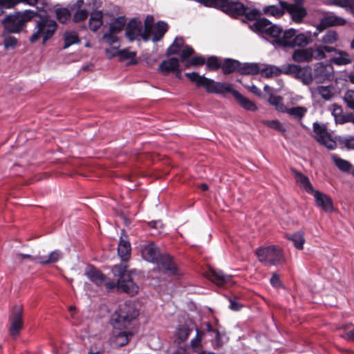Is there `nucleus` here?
Masks as SVG:
<instances>
[{
    "mask_svg": "<svg viewBox=\"0 0 354 354\" xmlns=\"http://www.w3.org/2000/svg\"><path fill=\"white\" fill-rule=\"evenodd\" d=\"M185 76L191 82L195 83L197 87L204 88L208 93H214L223 96L227 93H231L244 109L250 111H254L257 109L256 104L253 102L234 90L232 85L230 83L215 82L204 75H200L196 72L186 73Z\"/></svg>",
    "mask_w": 354,
    "mask_h": 354,
    "instance_id": "f257e3e1",
    "label": "nucleus"
},
{
    "mask_svg": "<svg viewBox=\"0 0 354 354\" xmlns=\"http://www.w3.org/2000/svg\"><path fill=\"white\" fill-rule=\"evenodd\" d=\"M142 258L153 263H156L160 271L167 275L178 274L177 268L169 255L160 254L157 246L150 242L140 245Z\"/></svg>",
    "mask_w": 354,
    "mask_h": 354,
    "instance_id": "f03ea898",
    "label": "nucleus"
},
{
    "mask_svg": "<svg viewBox=\"0 0 354 354\" xmlns=\"http://www.w3.org/2000/svg\"><path fill=\"white\" fill-rule=\"evenodd\" d=\"M140 315L138 304L127 301L120 304L111 316V324L115 330L129 329Z\"/></svg>",
    "mask_w": 354,
    "mask_h": 354,
    "instance_id": "7ed1b4c3",
    "label": "nucleus"
},
{
    "mask_svg": "<svg viewBox=\"0 0 354 354\" xmlns=\"http://www.w3.org/2000/svg\"><path fill=\"white\" fill-rule=\"evenodd\" d=\"M335 48L324 45H316L303 49L295 50L292 55L296 62H310L313 60H319L326 58V53H330Z\"/></svg>",
    "mask_w": 354,
    "mask_h": 354,
    "instance_id": "20e7f679",
    "label": "nucleus"
},
{
    "mask_svg": "<svg viewBox=\"0 0 354 354\" xmlns=\"http://www.w3.org/2000/svg\"><path fill=\"white\" fill-rule=\"evenodd\" d=\"M57 30V23L55 20L48 17H41L36 20V25L32 35L30 37L29 41L31 43L37 41L41 37L44 44L47 40L53 37Z\"/></svg>",
    "mask_w": 354,
    "mask_h": 354,
    "instance_id": "39448f33",
    "label": "nucleus"
},
{
    "mask_svg": "<svg viewBox=\"0 0 354 354\" xmlns=\"http://www.w3.org/2000/svg\"><path fill=\"white\" fill-rule=\"evenodd\" d=\"M113 272L115 276L118 277V286L119 290L131 295H134L138 292V286L133 281L131 275L127 273V266L115 265L113 268Z\"/></svg>",
    "mask_w": 354,
    "mask_h": 354,
    "instance_id": "423d86ee",
    "label": "nucleus"
},
{
    "mask_svg": "<svg viewBox=\"0 0 354 354\" xmlns=\"http://www.w3.org/2000/svg\"><path fill=\"white\" fill-rule=\"evenodd\" d=\"M256 254L259 261L266 266H276L285 261L282 250L276 245L259 248Z\"/></svg>",
    "mask_w": 354,
    "mask_h": 354,
    "instance_id": "0eeeda50",
    "label": "nucleus"
},
{
    "mask_svg": "<svg viewBox=\"0 0 354 354\" xmlns=\"http://www.w3.org/2000/svg\"><path fill=\"white\" fill-rule=\"evenodd\" d=\"M31 10H26L24 14L17 13L7 16L3 21V25L7 32L18 33L26 26V21L35 15Z\"/></svg>",
    "mask_w": 354,
    "mask_h": 354,
    "instance_id": "6e6552de",
    "label": "nucleus"
},
{
    "mask_svg": "<svg viewBox=\"0 0 354 354\" xmlns=\"http://www.w3.org/2000/svg\"><path fill=\"white\" fill-rule=\"evenodd\" d=\"M206 6L221 9L228 15L242 14L245 12L244 5L236 0H198Z\"/></svg>",
    "mask_w": 354,
    "mask_h": 354,
    "instance_id": "1a4fd4ad",
    "label": "nucleus"
},
{
    "mask_svg": "<svg viewBox=\"0 0 354 354\" xmlns=\"http://www.w3.org/2000/svg\"><path fill=\"white\" fill-rule=\"evenodd\" d=\"M313 133V137L320 145L330 150L336 148V140L333 138L332 134L328 132L326 124L314 122Z\"/></svg>",
    "mask_w": 354,
    "mask_h": 354,
    "instance_id": "9d476101",
    "label": "nucleus"
},
{
    "mask_svg": "<svg viewBox=\"0 0 354 354\" xmlns=\"http://www.w3.org/2000/svg\"><path fill=\"white\" fill-rule=\"evenodd\" d=\"M284 74L291 75L300 80L304 84L308 85L313 82L312 68L310 66H300L289 64L284 65Z\"/></svg>",
    "mask_w": 354,
    "mask_h": 354,
    "instance_id": "9b49d317",
    "label": "nucleus"
},
{
    "mask_svg": "<svg viewBox=\"0 0 354 354\" xmlns=\"http://www.w3.org/2000/svg\"><path fill=\"white\" fill-rule=\"evenodd\" d=\"M313 82L321 84L334 78V69L331 64L318 62L312 70Z\"/></svg>",
    "mask_w": 354,
    "mask_h": 354,
    "instance_id": "f8f14e48",
    "label": "nucleus"
},
{
    "mask_svg": "<svg viewBox=\"0 0 354 354\" xmlns=\"http://www.w3.org/2000/svg\"><path fill=\"white\" fill-rule=\"evenodd\" d=\"M304 0H295L292 3H286V12L290 17L291 20L296 24H301L307 16V10L304 6Z\"/></svg>",
    "mask_w": 354,
    "mask_h": 354,
    "instance_id": "ddd939ff",
    "label": "nucleus"
},
{
    "mask_svg": "<svg viewBox=\"0 0 354 354\" xmlns=\"http://www.w3.org/2000/svg\"><path fill=\"white\" fill-rule=\"evenodd\" d=\"M125 34L130 41L139 39L140 38L145 41L150 40L149 35L143 29L142 22L136 19L131 20L127 24Z\"/></svg>",
    "mask_w": 354,
    "mask_h": 354,
    "instance_id": "4468645a",
    "label": "nucleus"
},
{
    "mask_svg": "<svg viewBox=\"0 0 354 354\" xmlns=\"http://www.w3.org/2000/svg\"><path fill=\"white\" fill-rule=\"evenodd\" d=\"M113 332L109 339L110 344L114 348H120L127 345L133 337V333L127 329Z\"/></svg>",
    "mask_w": 354,
    "mask_h": 354,
    "instance_id": "2eb2a0df",
    "label": "nucleus"
},
{
    "mask_svg": "<svg viewBox=\"0 0 354 354\" xmlns=\"http://www.w3.org/2000/svg\"><path fill=\"white\" fill-rule=\"evenodd\" d=\"M311 194L315 198L316 205L326 212L333 210V201L328 196L318 190H315Z\"/></svg>",
    "mask_w": 354,
    "mask_h": 354,
    "instance_id": "dca6fc26",
    "label": "nucleus"
},
{
    "mask_svg": "<svg viewBox=\"0 0 354 354\" xmlns=\"http://www.w3.org/2000/svg\"><path fill=\"white\" fill-rule=\"evenodd\" d=\"M286 1H279L276 5L266 6L262 8V13L268 17H281L286 12Z\"/></svg>",
    "mask_w": 354,
    "mask_h": 354,
    "instance_id": "f3484780",
    "label": "nucleus"
},
{
    "mask_svg": "<svg viewBox=\"0 0 354 354\" xmlns=\"http://www.w3.org/2000/svg\"><path fill=\"white\" fill-rule=\"evenodd\" d=\"M131 247L129 241L127 240V236L122 231L120 238V242L118 245V254L122 261H126L131 257Z\"/></svg>",
    "mask_w": 354,
    "mask_h": 354,
    "instance_id": "a211bd4d",
    "label": "nucleus"
},
{
    "mask_svg": "<svg viewBox=\"0 0 354 354\" xmlns=\"http://www.w3.org/2000/svg\"><path fill=\"white\" fill-rule=\"evenodd\" d=\"M346 20L336 15L333 12L326 13L320 21V26L324 28L332 26H342L346 24Z\"/></svg>",
    "mask_w": 354,
    "mask_h": 354,
    "instance_id": "6ab92c4d",
    "label": "nucleus"
},
{
    "mask_svg": "<svg viewBox=\"0 0 354 354\" xmlns=\"http://www.w3.org/2000/svg\"><path fill=\"white\" fill-rule=\"evenodd\" d=\"M207 277L218 286H223L229 283L232 279L231 275L225 274L222 270L214 268L209 269L207 273Z\"/></svg>",
    "mask_w": 354,
    "mask_h": 354,
    "instance_id": "aec40b11",
    "label": "nucleus"
},
{
    "mask_svg": "<svg viewBox=\"0 0 354 354\" xmlns=\"http://www.w3.org/2000/svg\"><path fill=\"white\" fill-rule=\"evenodd\" d=\"M85 275L97 286H103L105 282V275L93 266H88L85 270Z\"/></svg>",
    "mask_w": 354,
    "mask_h": 354,
    "instance_id": "412c9836",
    "label": "nucleus"
},
{
    "mask_svg": "<svg viewBox=\"0 0 354 354\" xmlns=\"http://www.w3.org/2000/svg\"><path fill=\"white\" fill-rule=\"evenodd\" d=\"M22 326V309L21 307H17L11 317L10 335L13 337L17 336Z\"/></svg>",
    "mask_w": 354,
    "mask_h": 354,
    "instance_id": "4be33fe9",
    "label": "nucleus"
},
{
    "mask_svg": "<svg viewBox=\"0 0 354 354\" xmlns=\"http://www.w3.org/2000/svg\"><path fill=\"white\" fill-rule=\"evenodd\" d=\"M314 96H319L324 101H330L335 96V89L333 86H317L312 90Z\"/></svg>",
    "mask_w": 354,
    "mask_h": 354,
    "instance_id": "5701e85b",
    "label": "nucleus"
},
{
    "mask_svg": "<svg viewBox=\"0 0 354 354\" xmlns=\"http://www.w3.org/2000/svg\"><path fill=\"white\" fill-rule=\"evenodd\" d=\"M292 171L296 183L303 191L311 194L315 190L306 176L294 169H292Z\"/></svg>",
    "mask_w": 354,
    "mask_h": 354,
    "instance_id": "b1692460",
    "label": "nucleus"
},
{
    "mask_svg": "<svg viewBox=\"0 0 354 354\" xmlns=\"http://www.w3.org/2000/svg\"><path fill=\"white\" fill-rule=\"evenodd\" d=\"M168 30V25L162 21L157 22L151 28L150 39L153 42L160 41Z\"/></svg>",
    "mask_w": 354,
    "mask_h": 354,
    "instance_id": "393cba45",
    "label": "nucleus"
},
{
    "mask_svg": "<svg viewBox=\"0 0 354 354\" xmlns=\"http://www.w3.org/2000/svg\"><path fill=\"white\" fill-rule=\"evenodd\" d=\"M297 30L294 28H290L283 31L279 46L295 48V37Z\"/></svg>",
    "mask_w": 354,
    "mask_h": 354,
    "instance_id": "a878e982",
    "label": "nucleus"
},
{
    "mask_svg": "<svg viewBox=\"0 0 354 354\" xmlns=\"http://www.w3.org/2000/svg\"><path fill=\"white\" fill-rule=\"evenodd\" d=\"M179 68V60L176 57L169 58L164 60L159 66L158 70L164 75H167L171 72L178 71Z\"/></svg>",
    "mask_w": 354,
    "mask_h": 354,
    "instance_id": "bb28decb",
    "label": "nucleus"
},
{
    "mask_svg": "<svg viewBox=\"0 0 354 354\" xmlns=\"http://www.w3.org/2000/svg\"><path fill=\"white\" fill-rule=\"evenodd\" d=\"M64 257V253L59 250L52 251L48 256H37V263L41 265L55 263Z\"/></svg>",
    "mask_w": 354,
    "mask_h": 354,
    "instance_id": "cd10ccee",
    "label": "nucleus"
},
{
    "mask_svg": "<svg viewBox=\"0 0 354 354\" xmlns=\"http://www.w3.org/2000/svg\"><path fill=\"white\" fill-rule=\"evenodd\" d=\"M332 53H335L337 55L330 59V62L337 66L346 65L351 63L352 59L348 53L345 51L338 50L335 48V50Z\"/></svg>",
    "mask_w": 354,
    "mask_h": 354,
    "instance_id": "c85d7f7f",
    "label": "nucleus"
},
{
    "mask_svg": "<svg viewBox=\"0 0 354 354\" xmlns=\"http://www.w3.org/2000/svg\"><path fill=\"white\" fill-rule=\"evenodd\" d=\"M284 65L281 68H279L274 65H265L263 68H260V73L266 77H273L278 76L282 73L284 74Z\"/></svg>",
    "mask_w": 354,
    "mask_h": 354,
    "instance_id": "c756f323",
    "label": "nucleus"
},
{
    "mask_svg": "<svg viewBox=\"0 0 354 354\" xmlns=\"http://www.w3.org/2000/svg\"><path fill=\"white\" fill-rule=\"evenodd\" d=\"M118 55L120 57L121 61H124L126 59H130L128 62L129 65L136 64L137 60L136 59V53L133 51H130L128 49L123 50H118L116 48L114 49V52L112 53V56Z\"/></svg>",
    "mask_w": 354,
    "mask_h": 354,
    "instance_id": "7c9ffc66",
    "label": "nucleus"
},
{
    "mask_svg": "<svg viewBox=\"0 0 354 354\" xmlns=\"http://www.w3.org/2000/svg\"><path fill=\"white\" fill-rule=\"evenodd\" d=\"M260 72V67L256 63H244L241 64L239 62L238 73L241 75H255Z\"/></svg>",
    "mask_w": 354,
    "mask_h": 354,
    "instance_id": "2f4dec72",
    "label": "nucleus"
},
{
    "mask_svg": "<svg viewBox=\"0 0 354 354\" xmlns=\"http://www.w3.org/2000/svg\"><path fill=\"white\" fill-rule=\"evenodd\" d=\"M272 24L267 19L262 18L254 22L250 27L251 29L255 32L265 33L266 35L271 28Z\"/></svg>",
    "mask_w": 354,
    "mask_h": 354,
    "instance_id": "473e14b6",
    "label": "nucleus"
},
{
    "mask_svg": "<svg viewBox=\"0 0 354 354\" xmlns=\"http://www.w3.org/2000/svg\"><path fill=\"white\" fill-rule=\"evenodd\" d=\"M37 0H0V15L3 12V9H10L20 2L29 6H35Z\"/></svg>",
    "mask_w": 354,
    "mask_h": 354,
    "instance_id": "72a5a7b5",
    "label": "nucleus"
},
{
    "mask_svg": "<svg viewBox=\"0 0 354 354\" xmlns=\"http://www.w3.org/2000/svg\"><path fill=\"white\" fill-rule=\"evenodd\" d=\"M307 111L308 109L306 107L297 106L291 108L286 107L283 113H286L288 115L292 117L297 121H301Z\"/></svg>",
    "mask_w": 354,
    "mask_h": 354,
    "instance_id": "f704fd0d",
    "label": "nucleus"
},
{
    "mask_svg": "<svg viewBox=\"0 0 354 354\" xmlns=\"http://www.w3.org/2000/svg\"><path fill=\"white\" fill-rule=\"evenodd\" d=\"M286 237L291 241L297 250H302L305 243V238L303 232L298 231L292 234H287Z\"/></svg>",
    "mask_w": 354,
    "mask_h": 354,
    "instance_id": "c9c22d12",
    "label": "nucleus"
},
{
    "mask_svg": "<svg viewBox=\"0 0 354 354\" xmlns=\"http://www.w3.org/2000/svg\"><path fill=\"white\" fill-rule=\"evenodd\" d=\"M313 40V35L310 31H306L301 33H297L295 37V47H302L307 46Z\"/></svg>",
    "mask_w": 354,
    "mask_h": 354,
    "instance_id": "e433bc0d",
    "label": "nucleus"
},
{
    "mask_svg": "<svg viewBox=\"0 0 354 354\" xmlns=\"http://www.w3.org/2000/svg\"><path fill=\"white\" fill-rule=\"evenodd\" d=\"M102 12L97 10L91 12L89 19V28L93 31L97 30L102 25Z\"/></svg>",
    "mask_w": 354,
    "mask_h": 354,
    "instance_id": "4c0bfd02",
    "label": "nucleus"
},
{
    "mask_svg": "<svg viewBox=\"0 0 354 354\" xmlns=\"http://www.w3.org/2000/svg\"><path fill=\"white\" fill-rule=\"evenodd\" d=\"M283 32V30L280 26L272 24L271 28L269 29L266 35L272 39L271 42L274 45L279 46V41L278 40H281Z\"/></svg>",
    "mask_w": 354,
    "mask_h": 354,
    "instance_id": "58836bf2",
    "label": "nucleus"
},
{
    "mask_svg": "<svg viewBox=\"0 0 354 354\" xmlns=\"http://www.w3.org/2000/svg\"><path fill=\"white\" fill-rule=\"evenodd\" d=\"M329 4L345 9L354 17V0H330Z\"/></svg>",
    "mask_w": 354,
    "mask_h": 354,
    "instance_id": "ea45409f",
    "label": "nucleus"
},
{
    "mask_svg": "<svg viewBox=\"0 0 354 354\" xmlns=\"http://www.w3.org/2000/svg\"><path fill=\"white\" fill-rule=\"evenodd\" d=\"M339 39L338 33L333 30H329L325 32L322 38V45L328 46L335 44Z\"/></svg>",
    "mask_w": 354,
    "mask_h": 354,
    "instance_id": "a19ab883",
    "label": "nucleus"
},
{
    "mask_svg": "<svg viewBox=\"0 0 354 354\" xmlns=\"http://www.w3.org/2000/svg\"><path fill=\"white\" fill-rule=\"evenodd\" d=\"M239 66V62L232 59H226L223 64L221 66L223 73L225 75L230 74L234 71H236L238 72V68Z\"/></svg>",
    "mask_w": 354,
    "mask_h": 354,
    "instance_id": "79ce46f5",
    "label": "nucleus"
},
{
    "mask_svg": "<svg viewBox=\"0 0 354 354\" xmlns=\"http://www.w3.org/2000/svg\"><path fill=\"white\" fill-rule=\"evenodd\" d=\"M126 23L127 19L124 17H118L111 23L109 31L118 34L122 30Z\"/></svg>",
    "mask_w": 354,
    "mask_h": 354,
    "instance_id": "37998d69",
    "label": "nucleus"
},
{
    "mask_svg": "<svg viewBox=\"0 0 354 354\" xmlns=\"http://www.w3.org/2000/svg\"><path fill=\"white\" fill-rule=\"evenodd\" d=\"M268 102L270 104L274 106L275 109L281 113L284 112L286 106L284 105L283 102V97L279 95H276L274 94H270Z\"/></svg>",
    "mask_w": 354,
    "mask_h": 354,
    "instance_id": "c03bdc74",
    "label": "nucleus"
},
{
    "mask_svg": "<svg viewBox=\"0 0 354 354\" xmlns=\"http://www.w3.org/2000/svg\"><path fill=\"white\" fill-rule=\"evenodd\" d=\"M64 49H66L73 44H77L80 41L78 38V35L75 32H66L64 35Z\"/></svg>",
    "mask_w": 354,
    "mask_h": 354,
    "instance_id": "a18cd8bd",
    "label": "nucleus"
},
{
    "mask_svg": "<svg viewBox=\"0 0 354 354\" xmlns=\"http://www.w3.org/2000/svg\"><path fill=\"white\" fill-rule=\"evenodd\" d=\"M332 159L340 170L348 172L351 169L352 165L348 161L339 158L337 155H332Z\"/></svg>",
    "mask_w": 354,
    "mask_h": 354,
    "instance_id": "49530a36",
    "label": "nucleus"
},
{
    "mask_svg": "<svg viewBox=\"0 0 354 354\" xmlns=\"http://www.w3.org/2000/svg\"><path fill=\"white\" fill-rule=\"evenodd\" d=\"M184 39L183 37H176L172 44L168 48L167 53L169 55H175L178 53L181 47L183 46Z\"/></svg>",
    "mask_w": 354,
    "mask_h": 354,
    "instance_id": "de8ad7c7",
    "label": "nucleus"
},
{
    "mask_svg": "<svg viewBox=\"0 0 354 354\" xmlns=\"http://www.w3.org/2000/svg\"><path fill=\"white\" fill-rule=\"evenodd\" d=\"M331 114L335 118V122L339 123L342 119L343 111L340 106L333 104L329 107Z\"/></svg>",
    "mask_w": 354,
    "mask_h": 354,
    "instance_id": "09e8293b",
    "label": "nucleus"
},
{
    "mask_svg": "<svg viewBox=\"0 0 354 354\" xmlns=\"http://www.w3.org/2000/svg\"><path fill=\"white\" fill-rule=\"evenodd\" d=\"M206 66L212 71H216L222 66L221 61L217 57H210L207 59Z\"/></svg>",
    "mask_w": 354,
    "mask_h": 354,
    "instance_id": "8fccbe9b",
    "label": "nucleus"
},
{
    "mask_svg": "<svg viewBox=\"0 0 354 354\" xmlns=\"http://www.w3.org/2000/svg\"><path fill=\"white\" fill-rule=\"evenodd\" d=\"M57 19L60 23H66L70 18L71 15L68 9L59 8L56 10Z\"/></svg>",
    "mask_w": 354,
    "mask_h": 354,
    "instance_id": "3c124183",
    "label": "nucleus"
},
{
    "mask_svg": "<svg viewBox=\"0 0 354 354\" xmlns=\"http://www.w3.org/2000/svg\"><path fill=\"white\" fill-rule=\"evenodd\" d=\"M16 262L22 263L24 261H29L37 263V257H32L30 254L16 253L14 256Z\"/></svg>",
    "mask_w": 354,
    "mask_h": 354,
    "instance_id": "603ef678",
    "label": "nucleus"
},
{
    "mask_svg": "<svg viewBox=\"0 0 354 354\" xmlns=\"http://www.w3.org/2000/svg\"><path fill=\"white\" fill-rule=\"evenodd\" d=\"M263 123L268 127L276 129L279 131L284 132L286 131L284 127L279 120H264Z\"/></svg>",
    "mask_w": 354,
    "mask_h": 354,
    "instance_id": "864d4df0",
    "label": "nucleus"
},
{
    "mask_svg": "<svg viewBox=\"0 0 354 354\" xmlns=\"http://www.w3.org/2000/svg\"><path fill=\"white\" fill-rule=\"evenodd\" d=\"M344 101L346 104L347 106L352 110H354V91H347L344 96Z\"/></svg>",
    "mask_w": 354,
    "mask_h": 354,
    "instance_id": "5fc2aeb1",
    "label": "nucleus"
},
{
    "mask_svg": "<svg viewBox=\"0 0 354 354\" xmlns=\"http://www.w3.org/2000/svg\"><path fill=\"white\" fill-rule=\"evenodd\" d=\"M4 37L3 46L6 49L14 48L17 45V39L15 37L6 36L5 33L2 35Z\"/></svg>",
    "mask_w": 354,
    "mask_h": 354,
    "instance_id": "6e6d98bb",
    "label": "nucleus"
},
{
    "mask_svg": "<svg viewBox=\"0 0 354 354\" xmlns=\"http://www.w3.org/2000/svg\"><path fill=\"white\" fill-rule=\"evenodd\" d=\"M203 335V332L196 328V335L191 340L190 344L192 348L196 349L201 346V339Z\"/></svg>",
    "mask_w": 354,
    "mask_h": 354,
    "instance_id": "4d7b16f0",
    "label": "nucleus"
},
{
    "mask_svg": "<svg viewBox=\"0 0 354 354\" xmlns=\"http://www.w3.org/2000/svg\"><path fill=\"white\" fill-rule=\"evenodd\" d=\"M244 9H245V12L242 14H234V15H231L232 16H237V15H245L246 16V18L248 20H254L260 15V12L255 9L248 11L247 8H245V6H244Z\"/></svg>",
    "mask_w": 354,
    "mask_h": 354,
    "instance_id": "13d9d810",
    "label": "nucleus"
},
{
    "mask_svg": "<svg viewBox=\"0 0 354 354\" xmlns=\"http://www.w3.org/2000/svg\"><path fill=\"white\" fill-rule=\"evenodd\" d=\"M116 35L117 33H113L109 31L103 35L102 39L109 45H114L118 41V38Z\"/></svg>",
    "mask_w": 354,
    "mask_h": 354,
    "instance_id": "bf43d9fd",
    "label": "nucleus"
},
{
    "mask_svg": "<svg viewBox=\"0 0 354 354\" xmlns=\"http://www.w3.org/2000/svg\"><path fill=\"white\" fill-rule=\"evenodd\" d=\"M154 24V18L152 15H147L145 20V24L143 26V29L145 32L147 33L150 36L151 30L153 26L155 25Z\"/></svg>",
    "mask_w": 354,
    "mask_h": 354,
    "instance_id": "052dcab7",
    "label": "nucleus"
},
{
    "mask_svg": "<svg viewBox=\"0 0 354 354\" xmlns=\"http://www.w3.org/2000/svg\"><path fill=\"white\" fill-rule=\"evenodd\" d=\"M88 15V12L84 9L77 10L73 16V21L75 22H79L84 21L87 18Z\"/></svg>",
    "mask_w": 354,
    "mask_h": 354,
    "instance_id": "680f3d73",
    "label": "nucleus"
},
{
    "mask_svg": "<svg viewBox=\"0 0 354 354\" xmlns=\"http://www.w3.org/2000/svg\"><path fill=\"white\" fill-rule=\"evenodd\" d=\"M194 53V50L191 46L188 45L184 46L181 51L180 61L185 62L188 57L192 56Z\"/></svg>",
    "mask_w": 354,
    "mask_h": 354,
    "instance_id": "e2e57ef3",
    "label": "nucleus"
},
{
    "mask_svg": "<svg viewBox=\"0 0 354 354\" xmlns=\"http://www.w3.org/2000/svg\"><path fill=\"white\" fill-rule=\"evenodd\" d=\"M190 333V329H189L186 326H181L178 328V337L182 340L184 341L187 339Z\"/></svg>",
    "mask_w": 354,
    "mask_h": 354,
    "instance_id": "0e129e2a",
    "label": "nucleus"
},
{
    "mask_svg": "<svg viewBox=\"0 0 354 354\" xmlns=\"http://www.w3.org/2000/svg\"><path fill=\"white\" fill-rule=\"evenodd\" d=\"M189 63L190 65L192 66H202L205 63V59L202 56H196L192 57L189 61Z\"/></svg>",
    "mask_w": 354,
    "mask_h": 354,
    "instance_id": "69168bd1",
    "label": "nucleus"
},
{
    "mask_svg": "<svg viewBox=\"0 0 354 354\" xmlns=\"http://www.w3.org/2000/svg\"><path fill=\"white\" fill-rule=\"evenodd\" d=\"M103 286L106 287V289L108 291L113 290L115 288L118 289V281L115 283L113 281L107 280L106 277H105V282Z\"/></svg>",
    "mask_w": 354,
    "mask_h": 354,
    "instance_id": "338daca9",
    "label": "nucleus"
},
{
    "mask_svg": "<svg viewBox=\"0 0 354 354\" xmlns=\"http://www.w3.org/2000/svg\"><path fill=\"white\" fill-rule=\"evenodd\" d=\"M342 143L347 149H354V137L344 139Z\"/></svg>",
    "mask_w": 354,
    "mask_h": 354,
    "instance_id": "774afa93",
    "label": "nucleus"
}]
</instances>
